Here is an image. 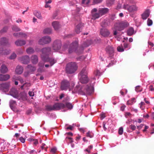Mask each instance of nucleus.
I'll use <instances>...</instances> for the list:
<instances>
[{"label": "nucleus", "mask_w": 154, "mask_h": 154, "mask_svg": "<svg viewBox=\"0 0 154 154\" xmlns=\"http://www.w3.org/2000/svg\"><path fill=\"white\" fill-rule=\"evenodd\" d=\"M109 11V9L106 8H100L98 9V12L100 13L101 16L107 13Z\"/></svg>", "instance_id": "6ab92c4d"}, {"label": "nucleus", "mask_w": 154, "mask_h": 154, "mask_svg": "<svg viewBox=\"0 0 154 154\" xmlns=\"http://www.w3.org/2000/svg\"><path fill=\"white\" fill-rule=\"evenodd\" d=\"M78 43L77 41H75L69 45L68 48V52L69 54L75 52L78 53L77 49L78 48Z\"/></svg>", "instance_id": "7ed1b4c3"}, {"label": "nucleus", "mask_w": 154, "mask_h": 154, "mask_svg": "<svg viewBox=\"0 0 154 154\" xmlns=\"http://www.w3.org/2000/svg\"><path fill=\"white\" fill-rule=\"evenodd\" d=\"M130 128L132 130H134L136 129V126L133 125H130L129 126Z\"/></svg>", "instance_id": "13d9d810"}, {"label": "nucleus", "mask_w": 154, "mask_h": 154, "mask_svg": "<svg viewBox=\"0 0 154 154\" xmlns=\"http://www.w3.org/2000/svg\"><path fill=\"white\" fill-rule=\"evenodd\" d=\"M131 115V114L129 112H126L125 113V116L127 118L128 116H130Z\"/></svg>", "instance_id": "0e129e2a"}, {"label": "nucleus", "mask_w": 154, "mask_h": 154, "mask_svg": "<svg viewBox=\"0 0 154 154\" xmlns=\"http://www.w3.org/2000/svg\"><path fill=\"white\" fill-rule=\"evenodd\" d=\"M91 0H82V4L84 6H86L88 5Z\"/></svg>", "instance_id": "f704fd0d"}, {"label": "nucleus", "mask_w": 154, "mask_h": 154, "mask_svg": "<svg viewBox=\"0 0 154 154\" xmlns=\"http://www.w3.org/2000/svg\"><path fill=\"white\" fill-rule=\"evenodd\" d=\"M134 33V31L133 28H129L127 31V35L129 36H131Z\"/></svg>", "instance_id": "c756f323"}, {"label": "nucleus", "mask_w": 154, "mask_h": 154, "mask_svg": "<svg viewBox=\"0 0 154 154\" xmlns=\"http://www.w3.org/2000/svg\"><path fill=\"white\" fill-rule=\"evenodd\" d=\"M70 87V83L66 80L62 81L61 85V88L62 90H67Z\"/></svg>", "instance_id": "f8f14e48"}, {"label": "nucleus", "mask_w": 154, "mask_h": 154, "mask_svg": "<svg viewBox=\"0 0 154 154\" xmlns=\"http://www.w3.org/2000/svg\"><path fill=\"white\" fill-rule=\"evenodd\" d=\"M42 52L41 58L42 60L43 57H48L51 53V48L50 47H45L42 48L41 51Z\"/></svg>", "instance_id": "39448f33"}, {"label": "nucleus", "mask_w": 154, "mask_h": 154, "mask_svg": "<svg viewBox=\"0 0 154 154\" xmlns=\"http://www.w3.org/2000/svg\"><path fill=\"white\" fill-rule=\"evenodd\" d=\"M19 59L23 64H27L30 62V58L28 55H25L20 57Z\"/></svg>", "instance_id": "ddd939ff"}, {"label": "nucleus", "mask_w": 154, "mask_h": 154, "mask_svg": "<svg viewBox=\"0 0 154 154\" xmlns=\"http://www.w3.org/2000/svg\"><path fill=\"white\" fill-rule=\"evenodd\" d=\"M123 132V127H121L119 128L118 131V133L119 134L122 135V134Z\"/></svg>", "instance_id": "09e8293b"}, {"label": "nucleus", "mask_w": 154, "mask_h": 154, "mask_svg": "<svg viewBox=\"0 0 154 154\" xmlns=\"http://www.w3.org/2000/svg\"><path fill=\"white\" fill-rule=\"evenodd\" d=\"M117 50L118 51L120 52H123L124 51V49L122 45L118 46L117 48Z\"/></svg>", "instance_id": "a18cd8bd"}, {"label": "nucleus", "mask_w": 154, "mask_h": 154, "mask_svg": "<svg viewBox=\"0 0 154 154\" xmlns=\"http://www.w3.org/2000/svg\"><path fill=\"white\" fill-rule=\"evenodd\" d=\"M14 36L16 37H18L20 35H23L24 37L26 36V34L23 33L21 32H17V33H14L13 34Z\"/></svg>", "instance_id": "e433bc0d"}, {"label": "nucleus", "mask_w": 154, "mask_h": 154, "mask_svg": "<svg viewBox=\"0 0 154 154\" xmlns=\"http://www.w3.org/2000/svg\"><path fill=\"white\" fill-rule=\"evenodd\" d=\"M44 65V63L42 61H40L38 63V66L41 67H43Z\"/></svg>", "instance_id": "6e6d98bb"}, {"label": "nucleus", "mask_w": 154, "mask_h": 154, "mask_svg": "<svg viewBox=\"0 0 154 154\" xmlns=\"http://www.w3.org/2000/svg\"><path fill=\"white\" fill-rule=\"evenodd\" d=\"M100 33L101 35L104 37H108L110 33L109 30L106 28L101 29Z\"/></svg>", "instance_id": "4468645a"}, {"label": "nucleus", "mask_w": 154, "mask_h": 154, "mask_svg": "<svg viewBox=\"0 0 154 154\" xmlns=\"http://www.w3.org/2000/svg\"><path fill=\"white\" fill-rule=\"evenodd\" d=\"M135 90L137 92H141L142 91V89L140 88V86H137L135 88Z\"/></svg>", "instance_id": "de8ad7c7"}, {"label": "nucleus", "mask_w": 154, "mask_h": 154, "mask_svg": "<svg viewBox=\"0 0 154 154\" xmlns=\"http://www.w3.org/2000/svg\"><path fill=\"white\" fill-rule=\"evenodd\" d=\"M69 140V142L70 143H72L73 142L72 138L69 137H66V140Z\"/></svg>", "instance_id": "603ef678"}, {"label": "nucleus", "mask_w": 154, "mask_h": 154, "mask_svg": "<svg viewBox=\"0 0 154 154\" xmlns=\"http://www.w3.org/2000/svg\"><path fill=\"white\" fill-rule=\"evenodd\" d=\"M94 74L96 76H100L101 75V72H100L98 70H97L94 72Z\"/></svg>", "instance_id": "8fccbe9b"}, {"label": "nucleus", "mask_w": 154, "mask_h": 154, "mask_svg": "<svg viewBox=\"0 0 154 154\" xmlns=\"http://www.w3.org/2000/svg\"><path fill=\"white\" fill-rule=\"evenodd\" d=\"M51 42V37L48 36L42 37L38 41V44L40 45H43L48 44Z\"/></svg>", "instance_id": "20e7f679"}, {"label": "nucleus", "mask_w": 154, "mask_h": 154, "mask_svg": "<svg viewBox=\"0 0 154 154\" xmlns=\"http://www.w3.org/2000/svg\"><path fill=\"white\" fill-rule=\"evenodd\" d=\"M10 85L9 82H6L1 84L0 85L1 89L5 91H8L10 87Z\"/></svg>", "instance_id": "f3484780"}, {"label": "nucleus", "mask_w": 154, "mask_h": 154, "mask_svg": "<svg viewBox=\"0 0 154 154\" xmlns=\"http://www.w3.org/2000/svg\"><path fill=\"white\" fill-rule=\"evenodd\" d=\"M31 60L32 63L36 64L38 61V56L35 55H33L31 57Z\"/></svg>", "instance_id": "412c9836"}, {"label": "nucleus", "mask_w": 154, "mask_h": 154, "mask_svg": "<svg viewBox=\"0 0 154 154\" xmlns=\"http://www.w3.org/2000/svg\"><path fill=\"white\" fill-rule=\"evenodd\" d=\"M10 94L13 97L18 99L19 98L17 92L14 89H11L10 92Z\"/></svg>", "instance_id": "bb28decb"}, {"label": "nucleus", "mask_w": 154, "mask_h": 154, "mask_svg": "<svg viewBox=\"0 0 154 154\" xmlns=\"http://www.w3.org/2000/svg\"><path fill=\"white\" fill-rule=\"evenodd\" d=\"M65 106V107H66L68 108L69 109H71L73 108V105L72 104V103L67 102L65 103V104H64Z\"/></svg>", "instance_id": "c9c22d12"}, {"label": "nucleus", "mask_w": 154, "mask_h": 154, "mask_svg": "<svg viewBox=\"0 0 154 154\" xmlns=\"http://www.w3.org/2000/svg\"><path fill=\"white\" fill-rule=\"evenodd\" d=\"M15 44L17 46H22L26 44V41L23 40H18L15 41Z\"/></svg>", "instance_id": "b1692460"}, {"label": "nucleus", "mask_w": 154, "mask_h": 154, "mask_svg": "<svg viewBox=\"0 0 154 154\" xmlns=\"http://www.w3.org/2000/svg\"><path fill=\"white\" fill-rule=\"evenodd\" d=\"M19 140L21 142L23 143L25 142V139L22 137H20Z\"/></svg>", "instance_id": "5fc2aeb1"}, {"label": "nucleus", "mask_w": 154, "mask_h": 154, "mask_svg": "<svg viewBox=\"0 0 154 154\" xmlns=\"http://www.w3.org/2000/svg\"><path fill=\"white\" fill-rule=\"evenodd\" d=\"M32 143H33L34 145H36L38 143V141L37 139H35L32 142Z\"/></svg>", "instance_id": "052dcab7"}, {"label": "nucleus", "mask_w": 154, "mask_h": 154, "mask_svg": "<svg viewBox=\"0 0 154 154\" xmlns=\"http://www.w3.org/2000/svg\"><path fill=\"white\" fill-rule=\"evenodd\" d=\"M114 0H107V2L110 4H112L113 3Z\"/></svg>", "instance_id": "338daca9"}, {"label": "nucleus", "mask_w": 154, "mask_h": 154, "mask_svg": "<svg viewBox=\"0 0 154 154\" xmlns=\"http://www.w3.org/2000/svg\"><path fill=\"white\" fill-rule=\"evenodd\" d=\"M93 91V87L91 85H85L80 89V91L82 92L83 95H90Z\"/></svg>", "instance_id": "f03ea898"}, {"label": "nucleus", "mask_w": 154, "mask_h": 154, "mask_svg": "<svg viewBox=\"0 0 154 154\" xmlns=\"http://www.w3.org/2000/svg\"><path fill=\"white\" fill-rule=\"evenodd\" d=\"M53 108L54 110H59L65 108V106L63 103H57L53 105Z\"/></svg>", "instance_id": "2eb2a0df"}, {"label": "nucleus", "mask_w": 154, "mask_h": 154, "mask_svg": "<svg viewBox=\"0 0 154 154\" xmlns=\"http://www.w3.org/2000/svg\"><path fill=\"white\" fill-rule=\"evenodd\" d=\"M129 23L126 21H122L119 23L117 26H118L117 29L121 31L129 26Z\"/></svg>", "instance_id": "0eeeda50"}, {"label": "nucleus", "mask_w": 154, "mask_h": 154, "mask_svg": "<svg viewBox=\"0 0 154 154\" xmlns=\"http://www.w3.org/2000/svg\"><path fill=\"white\" fill-rule=\"evenodd\" d=\"M144 104H145V103L143 102H141L140 103V107L142 110H143L144 109V108L142 106Z\"/></svg>", "instance_id": "680f3d73"}, {"label": "nucleus", "mask_w": 154, "mask_h": 154, "mask_svg": "<svg viewBox=\"0 0 154 154\" xmlns=\"http://www.w3.org/2000/svg\"><path fill=\"white\" fill-rule=\"evenodd\" d=\"M13 30L15 32H18L20 31V29L17 26H14L12 27Z\"/></svg>", "instance_id": "58836bf2"}, {"label": "nucleus", "mask_w": 154, "mask_h": 154, "mask_svg": "<svg viewBox=\"0 0 154 154\" xmlns=\"http://www.w3.org/2000/svg\"><path fill=\"white\" fill-rule=\"evenodd\" d=\"M9 104L11 108L14 111H15V106L16 105V102L14 100H11L9 102Z\"/></svg>", "instance_id": "393cba45"}, {"label": "nucleus", "mask_w": 154, "mask_h": 154, "mask_svg": "<svg viewBox=\"0 0 154 154\" xmlns=\"http://www.w3.org/2000/svg\"><path fill=\"white\" fill-rule=\"evenodd\" d=\"M35 15L38 18L42 19V17L41 14L40 12L38 11L35 12L34 13Z\"/></svg>", "instance_id": "ea45409f"}, {"label": "nucleus", "mask_w": 154, "mask_h": 154, "mask_svg": "<svg viewBox=\"0 0 154 154\" xmlns=\"http://www.w3.org/2000/svg\"><path fill=\"white\" fill-rule=\"evenodd\" d=\"M27 68L30 72H34L36 70V67L31 64L28 65L27 66Z\"/></svg>", "instance_id": "473e14b6"}, {"label": "nucleus", "mask_w": 154, "mask_h": 154, "mask_svg": "<svg viewBox=\"0 0 154 154\" xmlns=\"http://www.w3.org/2000/svg\"><path fill=\"white\" fill-rule=\"evenodd\" d=\"M46 110L48 111L54 110L53 106L47 105L45 106Z\"/></svg>", "instance_id": "4c0bfd02"}, {"label": "nucleus", "mask_w": 154, "mask_h": 154, "mask_svg": "<svg viewBox=\"0 0 154 154\" xmlns=\"http://www.w3.org/2000/svg\"><path fill=\"white\" fill-rule=\"evenodd\" d=\"M0 71L1 73H5L7 72L8 69L5 65L3 64L1 66Z\"/></svg>", "instance_id": "c85d7f7f"}, {"label": "nucleus", "mask_w": 154, "mask_h": 154, "mask_svg": "<svg viewBox=\"0 0 154 154\" xmlns=\"http://www.w3.org/2000/svg\"><path fill=\"white\" fill-rule=\"evenodd\" d=\"M6 50H3L2 48H1L0 49V54H6L7 55L9 54V52L8 51H6Z\"/></svg>", "instance_id": "79ce46f5"}, {"label": "nucleus", "mask_w": 154, "mask_h": 154, "mask_svg": "<svg viewBox=\"0 0 154 154\" xmlns=\"http://www.w3.org/2000/svg\"><path fill=\"white\" fill-rule=\"evenodd\" d=\"M26 52L28 54H31L34 53V49L32 48L29 47L27 49Z\"/></svg>", "instance_id": "72a5a7b5"}, {"label": "nucleus", "mask_w": 154, "mask_h": 154, "mask_svg": "<svg viewBox=\"0 0 154 154\" xmlns=\"http://www.w3.org/2000/svg\"><path fill=\"white\" fill-rule=\"evenodd\" d=\"M123 46L125 48H128L129 44L127 43H125L124 44Z\"/></svg>", "instance_id": "69168bd1"}, {"label": "nucleus", "mask_w": 154, "mask_h": 154, "mask_svg": "<svg viewBox=\"0 0 154 154\" xmlns=\"http://www.w3.org/2000/svg\"><path fill=\"white\" fill-rule=\"evenodd\" d=\"M52 25L54 29L56 30H58L61 27L58 21H54L53 22Z\"/></svg>", "instance_id": "aec40b11"}, {"label": "nucleus", "mask_w": 154, "mask_h": 154, "mask_svg": "<svg viewBox=\"0 0 154 154\" xmlns=\"http://www.w3.org/2000/svg\"><path fill=\"white\" fill-rule=\"evenodd\" d=\"M105 50L106 53L109 55L108 58H111L113 57L114 49L112 47L110 46H108L106 48Z\"/></svg>", "instance_id": "6e6552de"}, {"label": "nucleus", "mask_w": 154, "mask_h": 154, "mask_svg": "<svg viewBox=\"0 0 154 154\" xmlns=\"http://www.w3.org/2000/svg\"><path fill=\"white\" fill-rule=\"evenodd\" d=\"M149 10H147L142 14V18L143 20H145L149 16Z\"/></svg>", "instance_id": "cd10ccee"}, {"label": "nucleus", "mask_w": 154, "mask_h": 154, "mask_svg": "<svg viewBox=\"0 0 154 154\" xmlns=\"http://www.w3.org/2000/svg\"><path fill=\"white\" fill-rule=\"evenodd\" d=\"M8 29V27L5 26L0 31V33H4L6 32Z\"/></svg>", "instance_id": "c03bdc74"}, {"label": "nucleus", "mask_w": 154, "mask_h": 154, "mask_svg": "<svg viewBox=\"0 0 154 154\" xmlns=\"http://www.w3.org/2000/svg\"><path fill=\"white\" fill-rule=\"evenodd\" d=\"M147 24L148 26H151L152 24V21L151 20L148 19L147 21Z\"/></svg>", "instance_id": "3c124183"}, {"label": "nucleus", "mask_w": 154, "mask_h": 154, "mask_svg": "<svg viewBox=\"0 0 154 154\" xmlns=\"http://www.w3.org/2000/svg\"><path fill=\"white\" fill-rule=\"evenodd\" d=\"M87 75V71L86 70V68H83L80 72L79 73V75Z\"/></svg>", "instance_id": "2f4dec72"}, {"label": "nucleus", "mask_w": 154, "mask_h": 154, "mask_svg": "<svg viewBox=\"0 0 154 154\" xmlns=\"http://www.w3.org/2000/svg\"><path fill=\"white\" fill-rule=\"evenodd\" d=\"M51 32L52 29L49 28H45L43 31V33L45 34H50Z\"/></svg>", "instance_id": "7c9ffc66"}, {"label": "nucleus", "mask_w": 154, "mask_h": 154, "mask_svg": "<svg viewBox=\"0 0 154 154\" xmlns=\"http://www.w3.org/2000/svg\"><path fill=\"white\" fill-rule=\"evenodd\" d=\"M45 144H44V143L42 144V145L41 146V149L42 150L45 149V151H46L47 147L45 148Z\"/></svg>", "instance_id": "e2e57ef3"}, {"label": "nucleus", "mask_w": 154, "mask_h": 154, "mask_svg": "<svg viewBox=\"0 0 154 154\" xmlns=\"http://www.w3.org/2000/svg\"><path fill=\"white\" fill-rule=\"evenodd\" d=\"M75 85V84L74 82H72L70 84V89H72L74 87V86Z\"/></svg>", "instance_id": "774afa93"}, {"label": "nucleus", "mask_w": 154, "mask_h": 154, "mask_svg": "<svg viewBox=\"0 0 154 154\" xmlns=\"http://www.w3.org/2000/svg\"><path fill=\"white\" fill-rule=\"evenodd\" d=\"M110 59H111V62L109 63L108 65L107 66L108 67L111 66L113 65L115 63V61L114 60V59L113 58V57L112 58H109Z\"/></svg>", "instance_id": "a19ab883"}, {"label": "nucleus", "mask_w": 154, "mask_h": 154, "mask_svg": "<svg viewBox=\"0 0 154 154\" xmlns=\"http://www.w3.org/2000/svg\"><path fill=\"white\" fill-rule=\"evenodd\" d=\"M78 66L75 62H70L66 64L65 67L66 73L72 74L74 73L77 70Z\"/></svg>", "instance_id": "f257e3e1"}, {"label": "nucleus", "mask_w": 154, "mask_h": 154, "mask_svg": "<svg viewBox=\"0 0 154 154\" xmlns=\"http://www.w3.org/2000/svg\"><path fill=\"white\" fill-rule=\"evenodd\" d=\"M97 8L93 9L91 11L92 19L95 20L101 17L100 13L98 11L97 12Z\"/></svg>", "instance_id": "1a4fd4ad"}, {"label": "nucleus", "mask_w": 154, "mask_h": 154, "mask_svg": "<svg viewBox=\"0 0 154 154\" xmlns=\"http://www.w3.org/2000/svg\"><path fill=\"white\" fill-rule=\"evenodd\" d=\"M0 44L2 45H5L8 44V39L5 37L1 38L0 40Z\"/></svg>", "instance_id": "5701e85b"}, {"label": "nucleus", "mask_w": 154, "mask_h": 154, "mask_svg": "<svg viewBox=\"0 0 154 154\" xmlns=\"http://www.w3.org/2000/svg\"><path fill=\"white\" fill-rule=\"evenodd\" d=\"M123 8L125 10H127L129 12H134L137 10V7L135 5L130 6L128 4H125L123 6Z\"/></svg>", "instance_id": "423d86ee"}, {"label": "nucleus", "mask_w": 154, "mask_h": 154, "mask_svg": "<svg viewBox=\"0 0 154 154\" xmlns=\"http://www.w3.org/2000/svg\"><path fill=\"white\" fill-rule=\"evenodd\" d=\"M61 45V41L60 40H56L54 42L53 48L55 51L58 50L60 48Z\"/></svg>", "instance_id": "9b49d317"}, {"label": "nucleus", "mask_w": 154, "mask_h": 154, "mask_svg": "<svg viewBox=\"0 0 154 154\" xmlns=\"http://www.w3.org/2000/svg\"><path fill=\"white\" fill-rule=\"evenodd\" d=\"M117 27H118V26L117 25L115 26L114 28L112 29L113 31V35H116L118 33L117 31L119 30L118 29H117Z\"/></svg>", "instance_id": "37998d69"}, {"label": "nucleus", "mask_w": 154, "mask_h": 154, "mask_svg": "<svg viewBox=\"0 0 154 154\" xmlns=\"http://www.w3.org/2000/svg\"><path fill=\"white\" fill-rule=\"evenodd\" d=\"M69 100V98L67 96L66 97L64 100L63 101V102L65 103L68 102L67 101H68Z\"/></svg>", "instance_id": "4d7b16f0"}, {"label": "nucleus", "mask_w": 154, "mask_h": 154, "mask_svg": "<svg viewBox=\"0 0 154 154\" xmlns=\"http://www.w3.org/2000/svg\"><path fill=\"white\" fill-rule=\"evenodd\" d=\"M80 82L83 84L87 83L89 81L87 75H79Z\"/></svg>", "instance_id": "dca6fc26"}, {"label": "nucleus", "mask_w": 154, "mask_h": 154, "mask_svg": "<svg viewBox=\"0 0 154 154\" xmlns=\"http://www.w3.org/2000/svg\"><path fill=\"white\" fill-rule=\"evenodd\" d=\"M23 67L20 66H17L15 70L16 73L20 74L23 72Z\"/></svg>", "instance_id": "a878e982"}, {"label": "nucleus", "mask_w": 154, "mask_h": 154, "mask_svg": "<svg viewBox=\"0 0 154 154\" xmlns=\"http://www.w3.org/2000/svg\"><path fill=\"white\" fill-rule=\"evenodd\" d=\"M42 60L45 62H49L50 63V66H52L54 63H55L57 61L53 58H49L48 57H43Z\"/></svg>", "instance_id": "9d476101"}, {"label": "nucleus", "mask_w": 154, "mask_h": 154, "mask_svg": "<svg viewBox=\"0 0 154 154\" xmlns=\"http://www.w3.org/2000/svg\"><path fill=\"white\" fill-rule=\"evenodd\" d=\"M10 76L8 74L3 75L0 74V81H5L8 80Z\"/></svg>", "instance_id": "4be33fe9"}, {"label": "nucleus", "mask_w": 154, "mask_h": 154, "mask_svg": "<svg viewBox=\"0 0 154 154\" xmlns=\"http://www.w3.org/2000/svg\"><path fill=\"white\" fill-rule=\"evenodd\" d=\"M24 86H30V83H24L23 85L21 86L20 87L21 88V89H22Z\"/></svg>", "instance_id": "bf43d9fd"}, {"label": "nucleus", "mask_w": 154, "mask_h": 154, "mask_svg": "<svg viewBox=\"0 0 154 154\" xmlns=\"http://www.w3.org/2000/svg\"><path fill=\"white\" fill-rule=\"evenodd\" d=\"M17 57L16 54L15 53H12L11 56L9 57L10 59H15Z\"/></svg>", "instance_id": "49530a36"}, {"label": "nucleus", "mask_w": 154, "mask_h": 154, "mask_svg": "<svg viewBox=\"0 0 154 154\" xmlns=\"http://www.w3.org/2000/svg\"><path fill=\"white\" fill-rule=\"evenodd\" d=\"M57 149L56 148H52L51 150V152L53 153V154H54L56 152Z\"/></svg>", "instance_id": "864d4df0"}, {"label": "nucleus", "mask_w": 154, "mask_h": 154, "mask_svg": "<svg viewBox=\"0 0 154 154\" xmlns=\"http://www.w3.org/2000/svg\"><path fill=\"white\" fill-rule=\"evenodd\" d=\"M84 26V24L80 23L78 24L75 28V31L77 34L79 33L81 31L82 28Z\"/></svg>", "instance_id": "a211bd4d"}]
</instances>
